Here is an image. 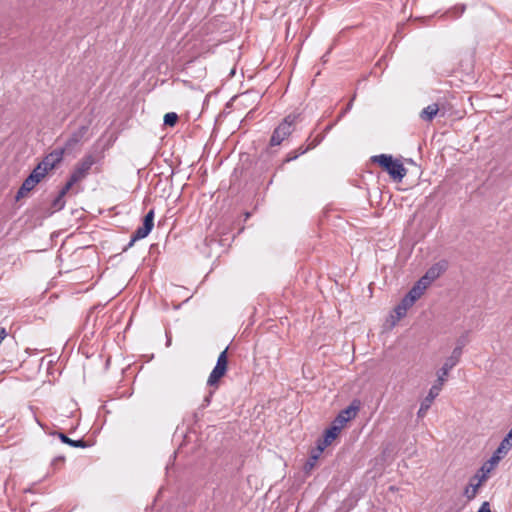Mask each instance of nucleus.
Instances as JSON below:
<instances>
[{"label": "nucleus", "instance_id": "obj_1", "mask_svg": "<svg viewBox=\"0 0 512 512\" xmlns=\"http://www.w3.org/2000/svg\"><path fill=\"white\" fill-rule=\"evenodd\" d=\"M455 366L452 365L450 362L445 361L443 366L437 371V380L430 388L428 395L425 397V399L421 402L420 408L417 412L418 417H424L430 408L432 402L434 399L439 395L440 391L442 390V386L444 385L446 381V377L451 369H453Z\"/></svg>", "mask_w": 512, "mask_h": 512}, {"label": "nucleus", "instance_id": "obj_2", "mask_svg": "<svg viewBox=\"0 0 512 512\" xmlns=\"http://www.w3.org/2000/svg\"><path fill=\"white\" fill-rule=\"evenodd\" d=\"M301 121V114L292 112L284 117L279 125L273 130L269 146H279L287 139L295 130L296 124Z\"/></svg>", "mask_w": 512, "mask_h": 512}, {"label": "nucleus", "instance_id": "obj_3", "mask_svg": "<svg viewBox=\"0 0 512 512\" xmlns=\"http://www.w3.org/2000/svg\"><path fill=\"white\" fill-rule=\"evenodd\" d=\"M371 160L377 163L395 181H401L406 176V168L399 160L394 159L391 155H375Z\"/></svg>", "mask_w": 512, "mask_h": 512}, {"label": "nucleus", "instance_id": "obj_4", "mask_svg": "<svg viewBox=\"0 0 512 512\" xmlns=\"http://www.w3.org/2000/svg\"><path fill=\"white\" fill-rule=\"evenodd\" d=\"M227 351L228 347H226L225 350H223L218 356L216 365L213 368L207 380V385L209 387L217 388L220 379L226 374L228 369Z\"/></svg>", "mask_w": 512, "mask_h": 512}, {"label": "nucleus", "instance_id": "obj_5", "mask_svg": "<svg viewBox=\"0 0 512 512\" xmlns=\"http://www.w3.org/2000/svg\"><path fill=\"white\" fill-rule=\"evenodd\" d=\"M154 209H150L149 212L144 216L142 226L138 227L131 236V240L128 245L124 248V251L133 246V244L141 239H144L149 235L154 227Z\"/></svg>", "mask_w": 512, "mask_h": 512}, {"label": "nucleus", "instance_id": "obj_6", "mask_svg": "<svg viewBox=\"0 0 512 512\" xmlns=\"http://www.w3.org/2000/svg\"><path fill=\"white\" fill-rule=\"evenodd\" d=\"M97 158L94 154H86L74 167L70 177L76 182H80L87 177L91 167L96 163Z\"/></svg>", "mask_w": 512, "mask_h": 512}, {"label": "nucleus", "instance_id": "obj_7", "mask_svg": "<svg viewBox=\"0 0 512 512\" xmlns=\"http://www.w3.org/2000/svg\"><path fill=\"white\" fill-rule=\"evenodd\" d=\"M360 407L361 402L358 399H354L348 407L339 412L332 423L338 426L340 429H343L348 421L354 419L357 416Z\"/></svg>", "mask_w": 512, "mask_h": 512}, {"label": "nucleus", "instance_id": "obj_8", "mask_svg": "<svg viewBox=\"0 0 512 512\" xmlns=\"http://www.w3.org/2000/svg\"><path fill=\"white\" fill-rule=\"evenodd\" d=\"M469 343V333H463L456 341V346L453 349L451 355L445 360L456 366L463 353V348Z\"/></svg>", "mask_w": 512, "mask_h": 512}, {"label": "nucleus", "instance_id": "obj_9", "mask_svg": "<svg viewBox=\"0 0 512 512\" xmlns=\"http://www.w3.org/2000/svg\"><path fill=\"white\" fill-rule=\"evenodd\" d=\"M512 447V432L509 431L508 434L501 441L500 445L493 453L489 462L492 464H497L511 449Z\"/></svg>", "mask_w": 512, "mask_h": 512}, {"label": "nucleus", "instance_id": "obj_10", "mask_svg": "<svg viewBox=\"0 0 512 512\" xmlns=\"http://www.w3.org/2000/svg\"><path fill=\"white\" fill-rule=\"evenodd\" d=\"M89 127L87 125L80 126L77 130H75L69 138L66 140L65 151H72L82 140L87 137Z\"/></svg>", "mask_w": 512, "mask_h": 512}, {"label": "nucleus", "instance_id": "obj_11", "mask_svg": "<svg viewBox=\"0 0 512 512\" xmlns=\"http://www.w3.org/2000/svg\"><path fill=\"white\" fill-rule=\"evenodd\" d=\"M342 429H340L335 424H331V426L325 430L323 439H319L317 443V449L319 452H323L324 449L329 446L340 434Z\"/></svg>", "mask_w": 512, "mask_h": 512}, {"label": "nucleus", "instance_id": "obj_12", "mask_svg": "<svg viewBox=\"0 0 512 512\" xmlns=\"http://www.w3.org/2000/svg\"><path fill=\"white\" fill-rule=\"evenodd\" d=\"M49 434L52 435V436H57L62 443L67 444V445H69L71 447H75V448H86V447H88L87 442L84 441L83 439L73 440V439L69 438L63 432L53 431V432H49Z\"/></svg>", "mask_w": 512, "mask_h": 512}, {"label": "nucleus", "instance_id": "obj_13", "mask_svg": "<svg viewBox=\"0 0 512 512\" xmlns=\"http://www.w3.org/2000/svg\"><path fill=\"white\" fill-rule=\"evenodd\" d=\"M446 262H438L431 266L424 276L430 280V282H433L435 279H437L445 270H446Z\"/></svg>", "mask_w": 512, "mask_h": 512}, {"label": "nucleus", "instance_id": "obj_14", "mask_svg": "<svg viewBox=\"0 0 512 512\" xmlns=\"http://www.w3.org/2000/svg\"><path fill=\"white\" fill-rule=\"evenodd\" d=\"M65 148H57L47 154L44 159L47 160L53 168L62 162L65 153Z\"/></svg>", "mask_w": 512, "mask_h": 512}, {"label": "nucleus", "instance_id": "obj_15", "mask_svg": "<svg viewBox=\"0 0 512 512\" xmlns=\"http://www.w3.org/2000/svg\"><path fill=\"white\" fill-rule=\"evenodd\" d=\"M37 185V183H34L32 178L27 177L24 182L22 183L21 187L17 191V194L15 196L16 201L20 200L21 198L25 197L31 190L34 189V187Z\"/></svg>", "mask_w": 512, "mask_h": 512}, {"label": "nucleus", "instance_id": "obj_16", "mask_svg": "<svg viewBox=\"0 0 512 512\" xmlns=\"http://www.w3.org/2000/svg\"><path fill=\"white\" fill-rule=\"evenodd\" d=\"M439 111V106L436 103L428 105L420 112V118L423 121L430 122L434 119Z\"/></svg>", "mask_w": 512, "mask_h": 512}, {"label": "nucleus", "instance_id": "obj_17", "mask_svg": "<svg viewBox=\"0 0 512 512\" xmlns=\"http://www.w3.org/2000/svg\"><path fill=\"white\" fill-rule=\"evenodd\" d=\"M307 152V149L304 148L303 145L298 147L296 150L289 152L286 157L284 158L282 165L289 163L291 161L296 160L299 156L305 154Z\"/></svg>", "mask_w": 512, "mask_h": 512}, {"label": "nucleus", "instance_id": "obj_18", "mask_svg": "<svg viewBox=\"0 0 512 512\" xmlns=\"http://www.w3.org/2000/svg\"><path fill=\"white\" fill-rule=\"evenodd\" d=\"M479 487H480V483H476L475 481H472V479H471L470 484H469V486L466 487L464 494L466 495V497L469 500H471V499L475 498Z\"/></svg>", "mask_w": 512, "mask_h": 512}, {"label": "nucleus", "instance_id": "obj_19", "mask_svg": "<svg viewBox=\"0 0 512 512\" xmlns=\"http://www.w3.org/2000/svg\"><path fill=\"white\" fill-rule=\"evenodd\" d=\"M65 206L64 196L58 193L51 203L52 212L62 210Z\"/></svg>", "mask_w": 512, "mask_h": 512}, {"label": "nucleus", "instance_id": "obj_20", "mask_svg": "<svg viewBox=\"0 0 512 512\" xmlns=\"http://www.w3.org/2000/svg\"><path fill=\"white\" fill-rule=\"evenodd\" d=\"M322 452H319V450L317 449V452L316 453H313L311 454L310 458L308 459V461L305 463L304 465V470L305 472H310L314 466H315V463L316 461L318 460L319 458V455L321 454Z\"/></svg>", "mask_w": 512, "mask_h": 512}, {"label": "nucleus", "instance_id": "obj_21", "mask_svg": "<svg viewBox=\"0 0 512 512\" xmlns=\"http://www.w3.org/2000/svg\"><path fill=\"white\" fill-rule=\"evenodd\" d=\"M178 115L175 112H169L164 115V125L173 127L178 122Z\"/></svg>", "mask_w": 512, "mask_h": 512}, {"label": "nucleus", "instance_id": "obj_22", "mask_svg": "<svg viewBox=\"0 0 512 512\" xmlns=\"http://www.w3.org/2000/svg\"><path fill=\"white\" fill-rule=\"evenodd\" d=\"M423 293L424 292L421 290L420 286L414 284V286L408 291L407 296L416 302L423 295Z\"/></svg>", "mask_w": 512, "mask_h": 512}, {"label": "nucleus", "instance_id": "obj_23", "mask_svg": "<svg viewBox=\"0 0 512 512\" xmlns=\"http://www.w3.org/2000/svg\"><path fill=\"white\" fill-rule=\"evenodd\" d=\"M325 135L324 134H318L313 140H311V142L306 146L304 147L305 149H307V152L309 150H312L314 149L315 147H317L324 139Z\"/></svg>", "mask_w": 512, "mask_h": 512}, {"label": "nucleus", "instance_id": "obj_24", "mask_svg": "<svg viewBox=\"0 0 512 512\" xmlns=\"http://www.w3.org/2000/svg\"><path fill=\"white\" fill-rule=\"evenodd\" d=\"M77 182L72 178V177H69L68 181L66 182V184L61 188V190L59 191V193L61 195H63L65 197V195L68 193V191L73 187V185H75Z\"/></svg>", "mask_w": 512, "mask_h": 512}, {"label": "nucleus", "instance_id": "obj_25", "mask_svg": "<svg viewBox=\"0 0 512 512\" xmlns=\"http://www.w3.org/2000/svg\"><path fill=\"white\" fill-rule=\"evenodd\" d=\"M394 313L396 314V321L402 319L406 313L407 309H405L400 303L394 308Z\"/></svg>", "mask_w": 512, "mask_h": 512}, {"label": "nucleus", "instance_id": "obj_26", "mask_svg": "<svg viewBox=\"0 0 512 512\" xmlns=\"http://www.w3.org/2000/svg\"><path fill=\"white\" fill-rule=\"evenodd\" d=\"M488 478V475L484 472H479L476 473L473 477H472V481H476V483H480V486L487 480Z\"/></svg>", "mask_w": 512, "mask_h": 512}, {"label": "nucleus", "instance_id": "obj_27", "mask_svg": "<svg viewBox=\"0 0 512 512\" xmlns=\"http://www.w3.org/2000/svg\"><path fill=\"white\" fill-rule=\"evenodd\" d=\"M356 95L354 94L352 99L349 101V103L346 105V107H344V109L340 112V114L338 115L336 121H339L342 117H344V115H346V113H348V111L351 110L352 106H353V101L355 99Z\"/></svg>", "mask_w": 512, "mask_h": 512}, {"label": "nucleus", "instance_id": "obj_28", "mask_svg": "<svg viewBox=\"0 0 512 512\" xmlns=\"http://www.w3.org/2000/svg\"><path fill=\"white\" fill-rule=\"evenodd\" d=\"M432 282H430V280H428L425 276H422L416 283L415 285H419L421 290L424 292L428 286L431 284Z\"/></svg>", "mask_w": 512, "mask_h": 512}, {"label": "nucleus", "instance_id": "obj_29", "mask_svg": "<svg viewBox=\"0 0 512 512\" xmlns=\"http://www.w3.org/2000/svg\"><path fill=\"white\" fill-rule=\"evenodd\" d=\"M414 301L411 300L407 294L403 297V299L401 300L400 304L405 308V309H409L411 308L413 305H414Z\"/></svg>", "mask_w": 512, "mask_h": 512}, {"label": "nucleus", "instance_id": "obj_30", "mask_svg": "<svg viewBox=\"0 0 512 512\" xmlns=\"http://www.w3.org/2000/svg\"><path fill=\"white\" fill-rule=\"evenodd\" d=\"M213 394L214 390H210L209 393L204 397L201 408H205L210 405Z\"/></svg>", "mask_w": 512, "mask_h": 512}, {"label": "nucleus", "instance_id": "obj_31", "mask_svg": "<svg viewBox=\"0 0 512 512\" xmlns=\"http://www.w3.org/2000/svg\"><path fill=\"white\" fill-rule=\"evenodd\" d=\"M28 177L38 184L43 179V174L41 175L38 171L32 170Z\"/></svg>", "mask_w": 512, "mask_h": 512}, {"label": "nucleus", "instance_id": "obj_32", "mask_svg": "<svg viewBox=\"0 0 512 512\" xmlns=\"http://www.w3.org/2000/svg\"><path fill=\"white\" fill-rule=\"evenodd\" d=\"M495 465L496 464H492L488 461L480 468L479 472H484L488 475Z\"/></svg>", "mask_w": 512, "mask_h": 512}, {"label": "nucleus", "instance_id": "obj_33", "mask_svg": "<svg viewBox=\"0 0 512 512\" xmlns=\"http://www.w3.org/2000/svg\"><path fill=\"white\" fill-rule=\"evenodd\" d=\"M64 461H65L64 456L55 457L52 461V466L57 467L58 465H62L64 463Z\"/></svg>", "mask_w": 512, "mask_h": 512}, {"label": "nucleus", "instance_id": "obj_34", "mask_svg": "<svg viewBox=\"0 0 512 512\" xmlns=\"http://www.w3.org/2000/svg\"><path fill=\"white\" fill-rule=\"evenodd\" d=\"M477 512H491L489 502H483Z\"/></svg>", "mask_w": 512, "mask_h": 512}, {"label": "nucleus", "instance_id": "obj_35", "mask_svg": "<svg viewBox=\"0 0 512 512\" xmlns=\"http://www.w3.org/2000/svg\"><path fill=\"white\" fill-rule=\"evenodd\" d=\"M465 9H466L465 5L454 7V13L456 14V17H459L460 15H462L464 13Z\"/></svg>", "mask_w": 512, "mask_h": 512}, {"label": "nucleus", "instance_id": "obj_36", "mask_svg": "<svg viewBox=\"0 0 512 512\" xmlns=\"http://www.w3.org/2000/svg\"><path fill=\"white\" fill-rule=\"evenodd\" d=\"M42 167H45L46 172L48 173L50 170L54 169L52 165L43 158V160L39 163Z\"/></svg>", "mask_w": 512, "mask_h": 512}, {"label": "nucleus", "instance_id": "obj_37", "mask_svg": "<svg viewBox=\"0 0 512 512\" xmlns=\"http://www.w3.org/2000/svg\"><path fill=\"white\" fill-rule=\"evenodd\" d=\"M33 170L38 171L41 175L43 174V178L47 174V172L45 170V167H42L39 163L37 164V166Z\"/></svg>", "mask_w": 512, "mask_h": 512}, {"label": "nucleus", "instance_id": "obj_38", "mask_svg": "<svg viewBox=\"0 0 512 512\" xmlns=\"http://www.w3.org/2000/svg\"><path fill=\"white\" fill-rule=\"evenodd\" d=\"M337 122H338V121H335V122H333V123L328 124V125L325 127V129H324V131H323V133H322V134H324V135H325V133L329 132V131L334 127V125H335Z\"/></svg>", "mask_w": 512, "mask_h": 512}, {"label": "nucleus", "instance_id": "obj_39", "mask_svg": "<svg viewBox=\"0 0 512 512\" xmlns=\"http://www.w3.org/2000/svg\"><path fill=\"white\" fill-rule=\"evenodd\" d=\"M6 330L5 328H1L0 330V343L2 342V340L6 337Z\"/></svg>", "mask_w": 512, "mask_h": 512}, {"label": "nucleus", "instance_id": "obj_40", "mask_svg": "<svg viewBox=\"0 0 512 512\" xmlns=\"http://www.w3.org/2000/svg\"><path fill=\"white\" fill-rule=\"evenodd\" d=\"M510 431L512 432V427H511V430H510Z\"/></svg>", "mask_w": 512, "mask_h": 512}]
</instances>
